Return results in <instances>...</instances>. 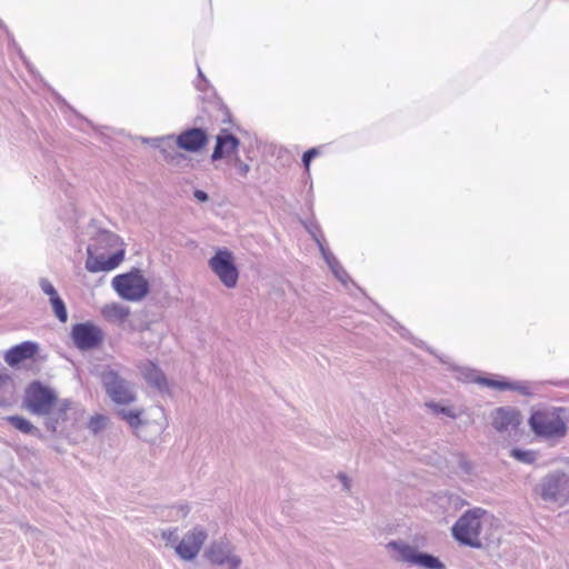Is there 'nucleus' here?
Returning <instances> with one entry per match:
<instances>
[{"label":"nucleus","mask_w":569,"mask_h":569,"mask_svg":"<svg viewBox=\"0 0 569 569\" xmlns=\"http://www.w3.org/2000/svg\"><path fill=\"white\" fill-rule=\"evenodd\" d=\"M568 411L563 407L547 406L531 411L528 425L533 435L546 440H559L568 432Z\"/></svg>","instance_id":"obj_1"},{"label":"nucleus","mask_w":569,"mask_h":569,"mask_svg":"<svg viewBox=\"0 0 569 569\" xmlns=\"http://www.w3.org/2000/svg\"><path fill=\"white\" fill-rule=\"evenodd\" d=\"M486 515L487 511L478 507L465 511L451 528L452 537L462 546L475 549L482 548L481 520Z\"/></svg>","instance_id":"obj_2"},{"label":"nucleus","mask_w":569,"mask_h":569,"mask_svg":"<svg viewBox=\"0 0 569 569\" xmlns=\"http://www.w3.org/2000/svg\"><path fill=\"white\" fill-rule=\"evenodd\" d=\"M111 284L118 296L127 301H140L150 292L149 281L139 268L117 274Z\"/></svg>","instance_id":"obj_3"},{"label":"nucleus","mask_w":569,"mask_h":569,"mask_svg":"<svg viewBox=\"0 0 569 569\" xmlns=\"http://www.w3.org/2000/svg\"><path fill=\"white\" fill-rule=\"evenodd\" d=\"M58 396L50 387L39 380L30 382L23 396V407L34 416H44L50 412V408L58 402Z\"/></svg>","instance_id":"obj_4"},{"label":"nucleus","mask_w":569,"mask_h":569,"mask_svg":"<svg viewBox=\"0 0 569 569\" xmlns=\"http://www.w3.org/2000/svg\"><path fill=\"white\" fill-rule=\"evenodd\" d=\"M208 266L226 288L233 289L237 287L239 269L234 262L233 253L229 249H217L209 259Z\"/></svg>","instance_id":"obj_5"},{"label":"nucleus","mask_w":569,"mask_h":569,"mask_svg":"<svg viewBox=\"0 0 569 569\" xmlns=\"http://www.w3.org/2000/svg\"><path fill=\"white\" fill-rule=\"evenodd\" d=\"M545 501L563 505L569 500V476L560 470L546 475L537 488Z\"/></svg>","instance_id":"obj_6"},{"label":"nucleus","mask_w":569,"mask_h":569,"mask_svg":"<svg viewBox=\"0 0 569 569\" xmlns=\"http://www.w3.org/2000/svg\"><path fill=\"white\" fill-rule=\"evenodd\" d=\"M387 548L397 552V560L407 562L411 566H417L423 569H445L443 562L433 555L419 551L417 548L402 542L390 541Z\"/></svg>","instance_id":"obj_7"},{"label":"nucleus","mask_w":569,"mask_h":569,"mask_svg":"<svg viewBox=\"0 0 569 569\" xmlns=\"http://www.w3.org/2000/svg\"><path fill=\"white\" fill-rule=\"evenodd\" d=\"M101 383L108 397L117 405H129L137 399L132 383L113 369L101 372Z\"/></svg>","instance_id":"obj_8"},{"label":"nucleus","mask_w":569,"mask_h":569,"mask_svg":"<svg viewBox=\"0 0 569 569\" xmlns=\"http://www.w3.org/2000/svg\"><path fill=\"white\" fill-rule=\"evenodd\" d=\"M70 336L74 347L81 351L96 349L103 341L101 328L89 321L73 325Z\"/></svg>","instance_id":"obj_9"},{"label":"nucleus","mask_w":569,"mask_h":569,"mask_svg":"<svg viewBox=\"0 0 569 569\" xmlns=\"http://www.w3.org/2000/svg\"><path fill=\"white\" fill-rule=\"evenodd\" d=\"M204 557L216 566H227L228 569H239L240 557L232 553L230 543L227 540L213 541L204 552Z\"/></svg>","instance_id":"obj_10"},{"label":"nucleus","mask_w":569,"mask_h":569,"mask_svg":"<svg viewBox=\"0 0 569 569\" xmlns=\"http://www.w3.org/2000/svg\"><path fill=\"white\" fill-rule=\"evenodd\" d=\"M207 531L202 527H194L188 531L181 541L176 546V552L182 560H193L200 552L206 539Z\"/></svg>","instance_id":"obj_11"},{"label":"nucleus","mask_w":569,"mask_h":569,"mask_svg":"<svg viewBox=\"0 0 569 569\" xmlns=\"http://www.w3.org/2000/svg\"><path fill=\"white\" fill-rule=\"evenodd\" d=\"M124 249H117L106 257L104 252L87 251L86 269L89 272L110 271L116 269L124 259Z\"/></svg>","instance_id":"obj_12"},{"label":"nucleus","mask_w":569,"mask_h":569,"mask_svg":"<svg viewBox=\"0 0 569 569\" xmlns=\"http://www.w3.org/2000/svg\"><path fill=\"white\" fill-rule=\"evenodd\" d=\"M174 141L182 150L198 152L207 146L209 137L206 129L193 127L183 130Z\"/></svg>","instance_id":"obj_13"},{"label":"nucleus","mask_w":569,"mask_h":569,"mask_svg":"<svg viewBox=\"0 0 569 569\" xmlns=\"http://www.w3.org/2000/svg\"><path fill=\"white\" fill-rule=\"evenodd\" d=\"M520 422V411L512 407H499L491 413V425L498 432L516 429Z\"/></svg>","instance_id":"obj_14"},{"label":"nucleus","mask_w":569,"mask_h":569,"mask_svg":"<svg viewBox=\"0 0 569 569\" xmlns=\"http://www.w3.org/2000/svg\"><path fill=\"white\" fill-rule=\"evenodd\" d=\"M140 372L149 386L157 389L160 393L169 392L167 377L162 369L151 360H144L139 365Z\"/></svg>","instance_id":"obj_15"},{"label":"nucleus","mask_w":569,"mask_h":569,"mask_svg":"<svg viewBox=\"0 0 569 569\" xmlns=\"http://www.w3.org/2000/svg\"><path fill=\"white\" fill-rule=\"evenodd\" d=\"M239 146L240 140L234 134L230 133L227 129H221L216 137V146L211 153V160L218 161L237 152Z\"/></svg>","instance_id":"obj_16"},{"label":"nucleus","mask_w":569,"mask_h":569,"mask_svg":"<svg viewBox=\"0 0 569 569\" xmlns=\"http://www.w3.org/2000/svg\"><path fill=\"white\" fill-rule=\"evenodd\" d=\"M71 405L70 399L59 400L54 407L50 408V412L43 416L44 427L52 435L57 433L59 427L68 420V411Z\"/></svg>","instance_id":"obj_17"},{"label":"nucleus","mask_w":569,"mask_h":569,"mask_svg":"<svg viewBox=\"0 0 569 569\" xmlns=\"http://www.w3.org/2000/svg\"><path fill=\"white\" fill-rule=\"evenodd\" d=\"M38 350L39 345L37 342L23 341L7 350L4 353V360L9 366L14 367L23 360L33 358Z\"/></svg>","instance_id":"obj_18"},{"label":"nucleus","mask_w":569,"mask_h":569,"mask_svg":"<svg viewBox=\"0 0 569 569\" xmlns=\"http://www.w3.org/2000/svg\"><path fill=\"white\" fill-rule=\"evenodd\" d=\"M120 244L121 239L118 234L106 229H100L91 238L90 243L87 247V251L94 250L96 252H106Z\"/></svg>","instance_id":"obj_19"},{"label":"nucleus","mask_w":569,"mask_h":569,"mask_svg":"<svg viewBox=\"0 0 569 569\" xmlns=\"http://www.w3.org/2000/svg\"><path fill=\"white\" fill-rule=\"evenodd\" d=\"M473 381L479 385H482V386H486L489 388H493V389H498V390H513V391H518L520 395H523V396L531 395L530 388L527 386L526 382H521V381H508V380L493 379V378H488V377H477Z\"/></svg>","instance_id":"obj_20"},{"label":"nucleus","mask_w":569,"mask_h":569,"mask_svg":"<svg viewBox=\"0 0 569 569\" xmlns=\"http://www.w3.org/2000/svg\"><path fill=\"white\" fill-rule=\"evenodd\" d=\"M172 140L173 136L143 139L144 142L150 143L153 148L160 149L167 161H174L182 157V154L173 148Z\"/></svg>","instance_id":"obj_21"},{"label":"nucleus","mask_w":569,"mask_h":569,"mask_svg":"<svg viewBox=\"0 0 569 569\" xmlns=\"http://www.w3.org/2000/svg\"><path fill=\"white\" fill-rule=\"evenodd\" d=\"M13 428L24 435L33 436L38 439H43V433L39 428L33 426L28 419L22 416H8L4 418Z\"/></svg>","instance_id":"obj_22"},{"label":"nucleus","mask_w":569,"mask_h":569,"mask_svg":"<svg viewBox=\"0 0 569 569\" xmlns=\"http://www.w3.org/2000/svg\"><path fill=\"white\" fill-rule=\"evenodd\" d=\"M101 312H102V316L108 320H116L119 322H123L129 317L130 309H129V307L113 302V303L106 305L102 308Z\"/></svg>","instance_id":"obj_23"},{"label":"nucleus","mask_w":569,"mask_h":569,"mask_svg":"<svg viewBox=\"0 0 569 569\" xmlns=\"http://www.w3.org/2000/svg\"><path fill=\"white\" fill-rule=\"evenodd\" d=\"M142 409H119L117 410V416L126 421L130 428L133 430L139 429L141 426L146 425V421L142 419Z\"/></svg>","instance_id":"obj_24"},{"label":"nucleus","mask_w":569,"mask_h":569,"mask_svg":"<svg viewBox=\"0 0 569 569\" xmlns=\"http://www.w3.org/2000/svg\"><path fill=\"white\" fill-rule=\"evenodd\" d=\"M49 301L54 312V316L58 318V320L62 323L67 322L68 311L62 298L60 296H57L50 299Z\"/></svg>","instance_id":"obj_25"},{"label":"nucleus","mask_w":569,"mask_h":569,"mask_svg":"<svg viewBox=\"0 0 569 569\" xmlns=\"http://www.w3.org/2000/svg\"><path fill=\"white\" fill-rule=\"evenodd\" d=\"M510 456L523 463L531 465L537 460V452L533 450H525L520 448H512Z\"/></svg>","instance_id":"obj_26"},{"label":"nucleus","mask_w":569,"mask_h":569,"mask_svg":"<svg viewBox=\"0 0 569 569\" xmlns=\"http://www.w3.org/2000/svg\"><path fill=\"white\" fill-rule=\"evenodd\" d=\"M108 423V418L103 415H94L88 422V429L93 433L98 435L101 432Z\"/></svg>","instance_id":"obj_27"},{"label":"nucleus","mask_w":569,"mask_h":569,"mask_svg":"<svg viewBox=\"0 0 569 569\" xmlns=\"http://www.w3.org/2000/svg\"><path fill=\"white\" fill-rule=\"evenodd\" d=\"M313 239L317 242L319 250L321 252L322 258L327 262L328 267L336 266L339 260L333 256V253L325 247L323 240L313 234Z\"/></svg>","instance_id":"obj_28"},{"label":"nucleus","mask_w":569,"mask_h":569,"mask_svg":"<svg viewBox=\"0 0 569 569\" xmlns=\"http://www.w3.org/2000/svg\"><path fill=\"white\" fill-rule=\"evenodd\" d=\"M39 287L41 288V290H42V292L44 295L49 296V300L52 299L53 297L59 296V293L56 290L54 286L47 278H40L39 279Z\"/></svg>","instance_id":"obj_29"},{"label":"nucleus","mask_w":569,"mask_h":569,"mask_svg":"<svg viewBox=\"0 0 569 569\" xmlns=\"http://www.w3.org/2000/svg\"><path fill=\"white\" fill-rule=\"evenodd\" d=\"M330 270L341 283L347 284L348 281H351L348 272L345 270L340 262H337L336 266H331Z\"/></svg>","instance_id":"obj_30"},{"label":"nucleus","mask_w":569,"mask_h":569,"mask_svg":"<svg viewBox=\"0 0 569 569\" xmlns=\"http://www.w3.org/2000/svg\"><path fill=\"white\" fill-rule=\"evenodd\" d=\"M319 154L318 148H310L302 154V164L309 170L311 161Z\"/></svg>","instance_id":"obj_31"},{"label":"nucleus","mask_w":569,"mask_h":569,"mask_svg":"<svg viewBox=\"0 0 569 569\" xmlns=\"http://www.w3.org/2000/svg\"><path fill=\"white\" fill-rule=\"evenodd\" d=\"M234 166L238 170V173L242 177H246L250 171V166L243 162L238 156L234 159Z\"/></svg>","instance_id":"obj_32"},{"label":"nucleus","mask_w":569,"mask_h":569,"mask_svg":"<svg viewBox=\"0 0 569 569\" xmlns=\"http://www.w3.org/2000/svg\"><path fill=\"white\" fill-rule=\"evenodd\" d=\"M219 104H220V111L222 112L221 122L222 123H230L232 116H231V112H230L229 108L224 103H222V102H220Z\"/></svg>","instance_id":"obj_33"},{"label":"nucleus","mask_w":569,"mask_h":569,"mask_svg":"<svg viewBox=\"0 0 569 569\" xmlns=\"http://www.w3.org/2000/svg\"><path fill=\"white\" fill-rule=\"evenodd\" d=\"M162 538L168 542H176L178 540L177 530H168L162 532Z\"/></svg>","instance_id":"obj_34"},{"label":"nucleus","mask_w":569,"mask_h":569,"mask_svg":"<svg viewBox=\"0 0 569 569\" xmlns=\"http://www.w3.org/2000/svg\"><path fill=\"white\" fill-rule=\"evenodd\" d=\"M193 197H194L198 201H200V202H206V201H208V200H209V196H208V193H207L206 191H203V190H200V189H196V190L193 191Z\"/></svg>","instance_id":"obj_35"},{"label":"nucleus","mask_w":569,"mask_h":569,"mask_svg":"<svg viewBox=\"0 0 569 569\" xmlns=\"http://www.w3.org/2000/svg\"><path fill=\"white\" fill-rule=\"evenodd\" d=\"M392 322H395V327L393 329L399 332L400 336H402L403 338H410V332L403 327L401 326L400 323L396 322L393 319H392Z\"/></svg>","instance_id":"obj_36"},{"label":"nucleus","mask_w":569,"mask_h":569,"mask_svg":"<svg viewBox=\"0 0 569 569\" xmlns=\"http://www.w3.org/2000/svg\"><path fill=\"white\" fill-rule=\"evenodd\" d=\"M459 467L461 470H463L466 473H470L471 470H472V465L470 461L466 460V459H461L459 461Z\"/></svg>","instance_id":"obj_37"},{"label":"nucleus","mask_w":569,"mask_h":569,"mask_svg":"<svg viewBox=\"0 0 569 569\" xmlns=\"http://www.w3.org/2000/svg\"><path fill=\"white\" fill-rule=\"evenodd\" d=\"M338 478L340 479V481H341V483H342L343 488H345L346 490H349V489H350V479L348 478V476H347V475H345V473H339V475H338Z\"/></svg>","instance_id":"obj_38"},{"label":"nucleus","mask_w":569,"mask_h":569,"mask_svg":"<svg viewBox=\"0 0 569 569\" xmlns=\"http://www.w3.org/2000/svg\"><path fill=\"white\" fill-rule=\"evenodd\" d=\"M432 407H433V409H435L437 412H441V413H443V415H446V416H451V413H450V411H451V410H450V408H448V407H440V406H438V405H432Z\"/></svg>","instance_id":"obj_39"},{"label":"nucleus","mask_w":569,"mask_h":569,"mask_svg":"<svg viewBox=\"0 0 569 569\" xmlns=\"http://www.w3.org/2000/svg\"><path fill=\"white\" fill-rule=\"evenodd\" d=\"M6 379H8V377L7 376H2L0 373V382L4 381ZM6 406H8V400L4 399L3 397H0V407H6Z\"/></svg>","instance_id":"obj_40"},{"label":"nucleus","mask_w":569,"mask_h":569,"mask_svg":"<svg viewBox=\"0 0 569 569\" xmlns=\"http://www.w3.org/2000/svg\"><path fill=\"white\" fill-rule=\"evenodd\" d=\"M198 76H199V78H201V79H202V81H203L204 83H207V79L204 78V76H203V73H202V71H201V69H200L199 67H198Z\"/></svg>","instance_id":"obj_41"},{"label":"nucleus","mask_w":569,"mask_h":569,"mask_svg":"<svg viewBox=\"0 0 569 569\" xmlns=\"http://www.w3.org/2000/svg\"><path fill=\"white\" fill-rule=\"evenodd\" d=\"M413 343H415L417 347H422V342H421V341H420V342H416V341H415Z\"/></svg>","instance_id":"obj_42"},{"label":"nucleus","mask_w":569,"mask_h":569,"mask_svg":"<svg viewBox=\"0 0 569 569\" xmlns=\"http://www.w3.org/2000/svg\"><path fill=\"white\" fill-rule=\"evenodd\" d=\"M84 121H86L88 124L92 126V123L90 122V120L84 119Z\"/></svg>","instance_id":"obj_43"}]
</instances>
